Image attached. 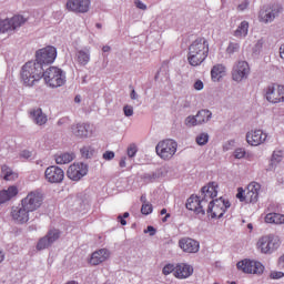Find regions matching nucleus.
<instances>
[{
  "instance_id": "10",
  "label": "nucleus",
  "mask_w": 284,
  "mask_h": 284,
  "mask_svg": "<svg viewBox=\"0 0 284 284\" xmlns=\"http://www.w3.org/2000/svg\"><path fill=\"white\" fill-rule=\"evenodd\" d=\"M237 270H241L244 274H263L265 266L261 262L243 260L237 263Z\"/></svg>"
},
{
  "instance_id": "14",
  "label": "nucleus",
  "mask_w": 284,
  "mask_h": 284,
  "mask_svg": "<svg viewBox=\"0 0 284 284\" xmlns=\"http://www.w3.org/2000/svg\"><path fill=\"white\" fill-rule=\"evenodd\" d=\"M44 179L48 181V183H63V179H65V172H63V169L57 165H51L45 169Z\"/></svg>"
},
{
  "instance_id": "26",
  "label": "nucleus",
  "mask_w": 284,
  "mask_h": 284,
  "mask_svg": "<svg viewBox=\"0 0 284 284\" xmlns=\"http://www.w3.org/2000/svg\"><path fill=\"white\" fill-rule=\"evenodd\" d=\"M194 274V268L189 264H178L175 266V278H189Z\"/></svg>"
},
{
  "instance_id": "50",
  "label": "nucleus",
  "mask_w": 284,
  "mask_h": 284,
  "mask_svg": "<svg viewBox=\"0 0 284 284\" xmlns=\"http://www.w3.org/2000/svg\"><path fill=\"white\" fill-rule=\"evenodd\" d=\"M270 276L273 280H278V278H283L284 273L281 271H273V272H271Z\"/></svg>"
},
{
  "instance_id": "43",
  "label": "nucleus",
  "mask_w": 284,
  "mask_h": 284,
  "mask_svg": "<svg viewBox=\"0 0 284 284\" xmlns=\"http://www.w3.org/2000/svg\"><path fill=\"white\" fill-rule=\"evenodd\" d=\"M241 45L236 42H231L226 49L227 54H234V52H239Z\"/></svg>"
},
{
  "instance_id": "57",
  "label": "nucleus",
  "mask_w": 284,
  "mask_h": 284,
  "mask_svg": "<svg viewBox=\"0 0 284 284\" xmlns=\"http://www.w3.org/2000/svg\"><path fill=\"white\" fill-rule=\"evenodd\" d=\"M118 221L121 223V225H128V221H125V217H123V215H118Z\"/></svg>"
},
{
  "instance_id": "37",
  "label": "nucleus",
  "mask_w": 284,
  "mask_h": 284,
  "mask_svg": "<svg viewBox=\"0 0 284 284\" xmlns=\"http://www.w3.org/2000/svg\"><path fill=\"white\" fill-rule=\"evenodd\" d=\"M246 192L258 194L261 192V185L257 182H251L246 187Z\"/></svg>"
},
{
  "instance_id": "2",
  "label": "nucleus",
  "mask_w": 284,
  "mask_h": 284,
  "mask_svg": "<svg viewBox=\"0 0 284 284\" xmlns=\"http://www.w3.org/2000/svg\"><path fill=\"white\" fill-rule=\"evenodd\" d=\"M45 68L37 60L27 62L21 70V79L24 85L32 88L37 81L43 79Z\"/></svg>"
},
{
  "instance_id": "6",
  "label": "nucleus",
  "mask_w": 284,
  "mask_h": 284,
  "mask_svg": "<svg viewBox=\"0 0 284 284\" xmlns=\"http://www.w3.org/2000/svg\"><path fill=\"white\" fill-rule=\"evenodd\" d=\"M43 203V194L38 191H31L24 199L21 200V205L27 209L28 212H37Z\"/></svg>"
},
{
  "instance_id": "44",
  "label": "nucleus",
  "mask_w": 284,
  "mask_h": 284,
  "mask_svg": "<svg viewBox=\"0 0 284 284\" xmlns=\"http://www.w3.org/2000/svg\"><path fill=\"white\" fill-rule=\"evenodd\" d=\"M258 193H250L246 191V203H257Z\"/></svg>"
},
{
  "instance_id": "8",
  "label": "nucleus",
  "mask_w": 284,
  "mask_h": 284,
  "mask_svg": "<svg viewBox=\"0 0 284 284\" xmlns=\"http://www.w3.org/2000/svg\"><path fill=\"white\" fill-rule=\"evenodd\" d=\"M257 246L262 254H272V252H276L277 247H281V240L274 235H265L258 240Z\"/></svg>"
},
{
  "instance_id": "54",
  "label": "nucleus",
  "mask_w": 284,
  "mask_h": 284,
  "mask_svg": "<svg viewBox=\"0 0 284 284\" xmlns=\"http://www.w3.org/2000/svg\"><path fill=\"white\" fill-rule=\"evenodd\" d=\"M32 152L28 150H23L20 152V159H31Z\"/></svg>"
},
{
  "instance_id": "12",
  "label": "nucleus",
  "mask_w": 284,
  "mask_h": 284,
  "mask_svg": "<svg viewBox=\"0 0 284 284\" xmlns=\"http://www.w3.org/2000/svg\"><path fill=\"white\" fill-rule=\"evenodd\" d=\"M266 101L268 103H283L284 101V87L283 85H270L265 92Z\"/></svg>"
},
{
  "instance_id": "4",
  "label": "nucleus",
  "mask_w": 284,
  "mask_h": 284,
  "mask_svg": "<svg viewBox=\"0 0 284 284\" xmlns=\"http://www.w3.org/2000/svg\"><path fill=\"white\" fill-rule=\"evenodd\" d=\"M179 148V143L172 139H166L160 141L155 146V152L160 159L163 161H170L174 154H176V150Z\"/></svg>"
},
{
  "instance_id": "5",
  "label": "nucleus",
  "mask_w": 284,
  "mask_h": 284,
  "mask_svg": "<svg viewBox=\"0 0 284 284\" xmlns=\"http://www.w3.org/2000/svg\"><path fill=\"white\" fill-rule=\"evenodd\" d=\"M231 205L230 201L223 197L215 199L205 206L206 214L211 216V219H223V215L227 212Z\"/></svg>"
},
{
  "instance_id": "40",
  "label": "nucleus",
  "mask_w": 284,
  "mask_h": 284,
  "mask_svg": "<svg viewBox=\"0 0 284 284\" xmlns=\"http://www.w3.org/2000/svg\"><path fill=\"white\" fill-rule=\"evenodd\" d=\"M184 123L187 128H194V126L199 125V120H196V115H189L185 119Z\"/></svg>"
},
{
  "instance_id": "33",
  "label": "nucleus",
  "mask_w": 284,
  "mask_h": 284,
  "mask_svg": "<svg viewBox=\"0 0 284 284\" xmlns=\"http://www.w3.org/2000/svg\"><path fill=\"white\" fill-rule=\"evenodd\" d=\"M1 176L4 181H14L16 179H19V175L6 164L1 166Z\"/></svg>"
},
{
  "instance_id": "30",
  "label": "nucleus",
  "mask_w": 284,
  "mask_h": 284,
  "mask_svg": "<svg viewBox=\"0 0 284 284\" xmlns=\"http://www.w3.org/2000/svg\"><path fill=\"white\" fill-rule=\"evenodd\" d=\"M225 77V67L223 64H216L211 70L212 81H221Z\"/></svg>"
},
{
  "instance_id": "51",
  "label": "nucleus",
  "mask_w": 284,
  "mask_h": 284,
  "mask_svg": "<svg viewBox=\"0 0 284 284\" xmlns=\"http://www.w3.org/2000/svg\"><path fill=\"white\" fill-rule=\"evenodd\" d=\"M104 161H112L114 159V152L113 151H105L102 155Z\"/></svg>"
},
{
  "instance_id": "64",
  "label": "nucleus",
  "mask_w": 284,
  "mask_h": 284,
  "mask_svg": "<svg viewBox=\"0 0 284 284\" xmlns=\"http://www.w3.org/2000/svg\"><path fill=\"white\" fill-rule=\"evenodd\" d=\"M74 102H75V103H80V102H81V95H75Z\"/></svg>"
},
{
  "instance_id": "60",
  "label": "nucleus",
  "mask_w": 284,
  "mask_h": 284,
  "mask_svg": "<svg viewBox=\"0 0 284 284\" xmlns=\"http://www.w3.org/2000/svg\"><path fill=\"white\" fill-rule=\"evenodd\" d=\"M140 201H141V203H143L142 205L149 204V203H148V199L145 197V195H142V196L140 197Z\"/></svg>"
},
{
  "instance_id": "56",
  "label": "nucleus",
  "mask_w": 284,
  "mask_h": 284,
  "mask_svg": "<svg viewBox=\"0 0 284 284\" xmlns=\"http://www.w3.org/2000/svg\"><path fill=\"white\" fill-rule=\"evenodd\" d=\"M148 232L150 236H154V234H156V229H154V226H148L144 233L148 234Z\"/></svg>"
},
{
  "instance_id": "63",
  "label": "nucleus",
  "mask_w": 284,
  "mask_h": 284,
  "mask_svg": "<svg viewBox=\"0 0 284 284\" xmlns=\"http://www.w3.org/2000/svg\"><path fill=\"white\" fill-rule=\"evenodd\" d=\"M67 119L62 118L58 121V125H63V123H65Z\"/></svg>"
},
{
  "instance_id": "3",
  "label": "nucleus",
  "mask_w": 284,
  "mask_h": 284,
  "mask_svg": "<svg viewBox=\"0 0 284 284\" xmlns=\"http://www.w3.org/2000/svg\"><path fill=\"white\" fill-rule=\"evenodd\" d=\"M42 78L49 88H61V85L65 84V73L57 67H50L44 70Z\"/></svg>"
},
{
  "instance_id": "53",
  "label": "nucleus",
  "mask_w": 284,
  "mask_h": 284,
  "mask_svg": "<svg viewBox=\"0 0 284 284\" xmlns=\"http://www.w3.org/2000/svg\"><path fill=\"white\" fill-rule=\"evenodd\" d=\"M250 6V2L247 0H244L242 3L237 6L239 12H243L244 10H247Z\"/></svg>"
},
{
  "instance_id": "19",
  "label": "nucleus",
  "mask_w": 284,
  "mask_h": 284,
  "mask_svg": "<svg viewBox=\"0 0 284 284\" xmlns=\"http://www.w3.org/2000/svg\"><path fill=\"white\" fill-rule=\"evenodd\" d=\"M281 14V8L278 7H263L260 11L258 19L262 23H272L276 17Z\"/></svg>"
},
{
  "instance_id": "46",
  "label": "nucleus",
  "mask_w": 284,
  "mask_h": 284,
  "mask_svg": "<svg viewBox=\"0 0 284 284\" xmlns=\"http://www.w3.org/2000/svg\"><path fill=\"white\" fill-rule=\"evenodd\" d=\"M124 116H133L134 115V106L130 104H125L123 106Z\"/></svg>"
},
{
  "instance_id": "55",
  "label": "nucleus",
  "mask_w": 284,
  "mask_h": 284,
  "mask_svg": "<svg viewBox=\"0 0 284 284\" xmlns=\"http://www.w3.org/2000/svg\"><path fill=\"white\" fill-rule=\"evenodd\" d=\"M193 88H194V90H197V91L203 90V88H204L203 81L196 80V81L194 82V84H193Z\"/></svg>"
},
{
  "instance_id": "49",
  "label": "nucleus",
  "mask_w": 284,
  "mask_h": 284,
  "mask_svg": "<svg viewBox=\"0 0 284 284\" xmlns=\"http://www.w3.org/2000/svg\"><path fill=\"white\" fill-rule=\"evenodd\" d=\"M234 148V140H230L223 144V152H230Z\"/></svg>"
},
{
  "instance_id": "47",
  "label": "nucleus",
  "mask_w": 284,
  "mask_h": 284,
  "mask_svg": "<svg viewBox=\"0 0 284 284\" xmlns=\"http://www.w3.org/2000/svg\"><path fill=\"white\" fill-rule=\"evenodd\" d=\"M152 204L149 203V204H142V207H141V213L144 214L145 216H148V214H152Z\"/></svg>"
},
{
  "instance_id": "15",
  "label": "nucleus",
  "mask_w": 284,
  "mask_h": 284,
  "mask_svg": "<svg viewBox=\"0 0 284 284\" xmlns=\"http://www.w3.org/2000/svg\"><path fill=\"white\" fill-rule=\"evenodd\" d=\"M219 194V184L216 182H210L207 185L203 186L199 197L204 201L206 206L211 201H214L215 196Z\"/></svg>"
},
{
  "instance_id": "23",
  "label": "nucleus",
  "mask_w": 284,
  "mask_h": 284,
  "mask_svg": "<svg viewBox=\"0 0 284 284\" xmlns=\"http://www.w3.org/2000/svg\"><path fill=\"white\" fill-rule=\"evenodd\" d=\"M267 140V134L262 130H255L246 133V141L248 145H261Z\"/></svg>"
},
{
  "instance_id": "21",
  "label": "nucleus",
  "mask_w": 284,
  "mask_h": 284,
  "mask_svg": "<svg viewBox=\"0 0 284 284\" xmlns=\"http://www.w3.org/2000/svg\"><path fill=\"white\" fill-rule=\"evenodd\" d=\"M179 247L183 250L186 254H196L201 245L194 239L182 237L179 240Z\"/></svg>"
},
{
  "instance_id": "58",
  "label": "nucleus",
  "mask_w": 284,
  "mask_h": 284,
  "mask_svg": "<svg viewBox=\"0 0 284 284\" xmlns=\"http://www.w3.org/2000/svg\"><path fill=\"white\" fill-rule=\"evenodd\" d=\"M130 97L132 101H136V99H139V94H136V91L134 89H132Z\"/></svg>"
},
{
  "instance_id": "36",
  "label": "nucleus",
  "mask_w": 284,
  "mask_h": 284,
  "mask_svg": "<svg viewBox=\"0 0 284 284\" xmlns=\"http://www.w3.org/2000/svg\"><path fill=\"white\" fill-rule=\"evenodd\" d=\"M210 142V134L202 132L199 135H196L195 138V143H197V145H207V143Z\"/></svg>"
},
{
  "instance_id": "29",
  "label": "nucleus",
  "mask_w": 284,
  "mask_h": 284,
  "mask_svg": "<svg viewBox=\"0 0 284 284\" xmlns=\"http://www.w3.org/2000/svg\"><path fill=\"white\" fill-rule=\"evenodd\" d=\"M74 159H77L74 152H64L54 155L57 165H68V163H72Z\"/></svg>"
},
{
  "instance_id": "11",
  "label": "nucleus",
  "mask_w": 284,
  "mask_h": 284,
  "mask_svg": "<svg viewBox=\"0 0 284 284\" xmlns=\"http://www.w3.org/2000/svg\"><path fill=\"white\" fill-rule=\"evenodd\" d=\"M23 23H26V18H23V16H14L11 19L0 20V34L12 32V30L21 28Z\"/></svg>"
},
{
  "instance_id": "18",
  "label": "nucleus",
  "mask_w": 284,
  "mask_h": 284,
  "mask_svg": "<svg viewBox=\"0 0 284 284\" xmlns=\"http://www.w3.org/2000/svg\"><path fill=\"white\" fill-rule=\"evenodd\" d=\"M65 8L69 12L85 14L90 10V0H68Z\"/></svg>"
},
{
  "instance_id": "45",
  "label": "nucleus",
  "mask_w": 284,
  "mask_h": 284,
  "mask_svg": "<svg viewBox=\"0 0 284 284\" xmlns=\"http://www.w3.org/2000/svg\"><path fill=\"white\" fill-rule=\"evenodd\" d=\"M172 272H176V266H174V264H166L162 270L164 276H169V274H172Z\"/></svg>"
},
{
  "instance_id": "27",
  "label": "nucleus",
  "mask_w": 284,
  "mask_h": 284,
  "mask_svg": "<svg viewBox=\"0 0 284 284\" xmlns=\"http://www.w3.org/2000/svg\"><path fill=\"white\" fill-rule=\"evenodd\" d=\"M30 118L36 125H45L48 123V115L43 113L41 108H37L30 111Z\"/></svg>"
},
{
  "instance_id": "35",
  "label": "nucleus",
  "mask_w": 284,
  "mask_h": 284,
  "mask_svg": "<svg viewBox=\"0 0 284 284\" xmlns=\"http://www.w3.org/2000/svg\"><path fill=\"white\" fill-rule=\"evenodd\" d=\"M80 153L82 159H92V156H94V148L90 145L82 146Z\"/></svg>"
},
{
  "instance_id": "9",
  "label": "nucleus",
  "mask_w": 284,
  "mask_h": 284,
  "mask_svg": "<svg viewBox=\"0 0 284 284\" xmlns=\"http://www.w3.org/2000/svg\"><path fill=\"white\" fill-rule=\"evenodd\" d=\"M89 166L87 163L78 162L71 164L67 170V176L70 181H81L83 176H88Z\"/></svg>"
},
{
  "instance_id": "34",
  "label": "nucleus",
  "mask_w": 284,
  "mask_h": 284,
  "mask_svg": "<svg viewBox=\"0 0 284 284\" xmlns=\"http://www.w3.org/2000/svg\"><path fill=\"white\" fill-rule=\"evenodd\" d=\"M265 223H274L275 225H283L284 215L278 213H268L265 216Z\"/></svg>"
},
{
  "instance_id": "59",
  "label": "nucleus",
  "mask_w": 284,
  "mask_h": 284,
  "mask_svg": "<svg viewBox=\"0 0 284 284\" xmlns=\"http://www.w3.org/2000/svg\"><path fill=\"white\" fill-rule=\"evenodd\" d=\"M278 266L284 270V254L278 258Z\"/></svg>"
},
{
  "instance_id": "32",
  "label": "nucleus",
  "mask_w": 284,
  "mask_h": 284,
  "mask_svg": "<svg viewBox=\"0 0 284 284\" xmlns=\"http://www.w3.org/2000/svg\"><path fill=\"white\" fill-rule=\"evenodd\" d=\"M195 118L197 120V124L203 125V123H207L210 119H212V111L202 109L196 113Z\"/></svg>"
},
{
  "instance_id": "42",
  "label": "nucleus",
  "mask_w": 284,
  "mask_h": 284,
  "mask_svg": "<svg viewBox=\"0 0 284 284\" xmlns=\"http://www.w3.org/2000/svg\"><path fill=\"white\" fill-rule=\"evenodd\" d=\"M236 199H239L241 203L243 202L247 203V193H245V190H243V187L237 189Z\"/></svg>"
},
{
  "instance_id": "39",
  "label": "nucleus",
  "mask_w": 284,
  "mask_h": 284,
  "mask_svg": "<svg viewBox=\"0 0 284 284\" xmlns=\"http://www.w3.org/2000/svg\"><path fill=\"white\" fill-rule=\"evenodd\" d=\"M142 179L144 180V183H154V181L159 179V173H145L142 175Z\"/></svg>"
},
{
  "instance_id": "16",
  "label": "nucleus",
  "mask_w": 284,
  "mask_h": 284,
  "mask_svg": "<svg viewBox=\"0 0 284 284\" xmlns=\"http://www.w3.org/2000/svg\"><path fill=\"white\" fill-rule=\"evenodd\" d=\"M60 237H61V231L57 229L49 230L47 235L39 240L37 244V250L39 251L48 250V247H50L52 243H55V241H59Z\"/></svg>"
},
{
  "instance_id": "41",
  "label": "nucleus",
  "mask_w": 284,
  "mask_h": 284,
  "mask_svg": "<svg viewBox=\"0 0 284 284\" xmlns=\"http://www.w3.org/2000/svg\"><path fill=\"white\" fill-rule=\"evenodd\" d=\"M138 152H139V149L136 148V144H130L126 149V154L129 159H134Z\"/></svg>"
},
{
  "instance_id": "38",
  "label": "nucleus",
  "mask_w": 284,
  "mask_h": 284,
  "mask_svg": "<svg viewBox=\"0 0 284 284\" xmlns=\"http://www.w3.org/2000/svg\"><path fill=\"white\" fill-rule=\"evenodd\" d=\"M283 161V151H274L271 162L272 165H276V163H281Z\"/></svg>"
},
{
  "instance_id": "28",
  "label": "nucleus",
  "mask_w": 284,
  "mask_h": 284,
  "mask_svg": "<svg viewBox=\"0 0 284 284\" xmlns=\"http://www.w3.org/2000/svg\"><path fill=\"white\" fill-rule=\"evenodd\" d=\"M19 194V189L16 185H11L8 190L0 191V204L8 203L11 199H14Z\"/></svg>"
},
{
  "instance_id": "22",
  "label": "nucleus",
  "mask_w": 284,
  "mask_h": 284,
  "mask_svg": "<svg viewBox=\"0 0 284 284\" xmlns=\"http://www.w3.org/2000/svg\"><path fill=\"white\" fill-rule=\"evenodd\" d=\"M71 132L72 135L78 139H88V136H92V129L89 123L72 124Z\"/></svg>"
},
{
  "instance_id": "25",
  "label": "nucleus",
  "mask_w": 284,
  "mask_h": 284,
  "mask_svg": "<svg viewBox=\"0 0 284 284\" xmlns=\"http://www.w3.org/2000/svg\"><path fill=\"white\" fill-rule=\"evenodd\" d=\"M108 258H110V251L108 248H100L91 254L89 263L90 265H101V263H105Z\"/></svg>"
},
{
  "instance_id": "48",
  "label": "nucleus",
  "mask_w": 284,
  "mask_h": 284,
  "mask_svg": "<svg viewBox=\"0 0 284 284\" xmlns=\"http://www.w3.org/2000/svg\"><path fill=\"white\" fill-rule=\"evenodd\" d=\"M235 159H244L245 158V149L240 148L234 151Z\"/></svg>"
},
{
  "instance_id": "7",
  "label": "nucleus",
  "mask_w": 284,
  "mask_h": 284,
  "mask_svg": "<svg viewBox=\"0 0 284 284\" xmlns=\"http://www.w3.org/2000/svg\"><path fill=\"white\" fill-rule=\"evenodd\" d=\"M55 59H57V48L54 47H47V48L40 49L36 53V61L44 68H48V65L54 63Z\"/></svg>"
},
{
  "instance_id": "62",
  "label": "nucleus",
  "mask_w": 284,
  "mask_h": 284,
  "mask_svg": "<svg viewBox=\"0 0 284 284\" xmlns=\"http://www.w3.org/2000/svg\"><path fill=\"white\" fill-rule=\"evenodd\" d=\"M125 158H122L121 160H120V168H125Z\"/></svg>"
},
{
  "instance_id": "1",
  "label": "nucleus",
  "mask_w": 284,
  "mask_h": 284,
  "mask_svg": "<svg viewBox=\"0 0 284 284\" xmlns=\"http://www.w3.org/2000/svg\"><path fill=\"white\" fill-rule=\"evenodd\" d=\"M210 54V43L205 38H197L189 45L187 61L190 65L196 68L201 65Z\"/></svg>"
},
{
  "instance_id": "20",
  "label": "nucleus",
  "mask_w": 284,
  "mask_h": 284,
  "mask_svg": "<svg viewBox=\"0 0 284 284\" xmlns=\"http://www.w3.org/2000/svg\"><path fill=\"white\" fill-rule=\"evenodd\" d=\"M205 201H202L200 196L192 195L187 199L186 209L191 210V212H195V214H202L205 216Z\"/></svg>"
},
{
  "instance_id": "24",
  "label": "nucleus",
  "mask_w": 284,
  "mask_h": 284,
  "mask_svg": "<svg viewBox=\"0 0 284 284\" xmlns=\"http://www.w3.org/2000/svg\"><path fill=\"white\" fill-rule=\"evenodd\" d=\"M91 54H92L91 47H84L82 49H78L75 52L77 63L82 67L88 65V63H90Z\"/></svg>"
},
{
  "instance_id": "61",
  "label": "nucleus",
  "mask_w": 284,
  "mask_h": 284,
  "mask_svg": "<svg viewBox=\"0 0 284 284\" xmlns=\"http://www.w3.org/2000/svg\"><path fill=\"white\" fill-rule=\"evenodd\" d=\"M110 50H112L110 45L102 47V52H110Z\"/></svg>"
},
{
  "instance_id": "13",
  "label": "nucleus",
  "mask_w": 284,
  "mask_h": 284,
  "mask_svg": "<svg viewBox=\"0 0 284 284\" xmlns=\"http://www.w3.org/2000/svg\"><path fill=\"white\" fill-rule=\"evenodd\" d=\"M250 77V64L246 61H239L234 64L232 70V79L237 83H241L243 79Z\"/></svg>"
},
{
  "instance_id": "31",
  "label": "nucleus",
  "mask_w": 284,
  "mask_h": 284,
  "mask_svg": "<svg viewBox=\"0 0 284 284\" xmlns=\"http://www.w3.org/2000/svg\"><path fill=\"white\" fill-rule=\"evenodd\" d=\"M247 32H250V22L244 20L234 31V37H236L237 39H244V37H247Z\"/></svg>"
},
{
  "instance_id": "52",
  "label": "nucleus",
  "mask_w": 284,
  "mask_h": 284,
  "mask_svg": "<svg viewBox=\"0 0 284 284\" xmlns=\"http://www.w3.org/2000/svg\"><path fill=\"white\" fill-rule=\"evenodd\" d=\"M134 6L139 10H148V6L145 3H143V1H141V0H135Z\"/></svg>"
},
{
  "instance_id": "17",
  "label": "nucleus",
  "mask_w": 284,
  "mask_h": 284,
  "mask_svg": "<svg viewBox=\"0 0 284 284\" xmlns=\"http://www.w3.org/2000/svg\"><path fill=\"white\" fill-rule=\"evenodd\" d=\"M11 217L14 221V223H18V225H23L24 223H28L30 221V211L23 204L20 206H14L11 210Z\"/></svg>"
}]
</instances>
